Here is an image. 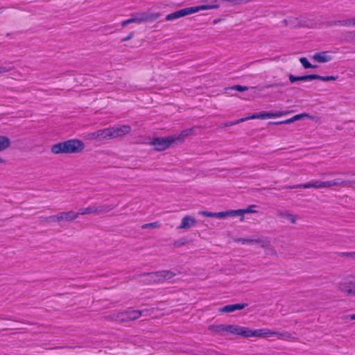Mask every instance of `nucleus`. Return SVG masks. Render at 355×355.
<instances>
[{"instance_id":"a19ab883","label":"nucleus","mask_w":355,"mask_h":355,"mask_svg":"<svg viewBox=\"0 0 355 355\" xmlns=\"http://www.w3.org/2000/svg\"><path fill=\"white\" fill-rule=\"evenodd\" d=\"M204 355H222V354H220L212 349H207L204 352Z\"/></svg>"},{"instance_id":"bf43d9fd","label":"nucleus","mask_w":355,"mask_h":355,"mask_svg":"<svg viewBox=\"0 0 355 355\" xmlns=\"http://www.w3.org/2000/svg\"><path fill=\"white\" fill-rule=\"evenodd\" d=\"M6 160L0 157V164H6Z\"/></svg>"},{"instance_id":"5fc2aeb1","label":"nucleus","mask_w":355,"mask_h":355,"mask_svg":"<svg viewBox=\"0 0 355 355\" xmlns=\"http://www.w3.org/2000/svg\"><path fill=\"white\" fill-rule=\"evenodd\" d=\"M236 125V121H230V122L226 123H225L224 125L227 127V126H231V125Z\"/></svg>"},{"instance_id":"7ed1b4c3","label":"nucleus","mask_w":355,"mask_h":355,"mask_svg":"<svg viewBox=\"0 0 355 355\" xmlns=\"http://www.w3.org/2000/svg\"><path fill=\"white\" fill-rule=\"evenodd\" d=\"M116 207V205H92L85 208H80L76 211L77 216L80 215H88V214H100L102 213L108 212Z\"/></svg>"},{"instance_id":"c03bdc74","label":"nucleus","mask_w":355,"mask_h":355,"mask_svg":"<svg viewBox=\"0 0 355 355\" xmlns=\"http://www.w3.org/2000/svg\"><path fill=\"white\" fill-rule=\"evenodd\" d=\"M321 184H322V188H331V187H332L331 180L330 181H324V182H322L321 181Z\"/></svg>"},{"instance_id":"3c124183","label":"nucleus","mask_w":355,"mask_h":355,"mask_svg":"<svg viewBox=\"0 0 355 355\" xmlns=\"http://www.w3.org/2000/svg\"><path fill=\"white\" fill-rule=\"evenodd\" d=\"M282 23L284 24V26H289L290 27V17L288 19H285L282 21Z\"/></svg>"},{"instance_id":"4be33fe9","label":"nucleus","mask_w":355,"mask_h":355,"mask_svg":"<svg viewBox=\"0 0 355 355\" xmlns=\"http://www.w3.org/2000/svg\"><path fill=\"white\" fill-rule=\"evenodd\" d=\"M10 146V139L6 136L0 135V152L6 150Z\"/></svg>"},{"instance_id":"052dcab7","label":"nucleus","mask_w":355,"mask_h":355,"mask_svg":"<svg viewBox=\"0 0 355 355\" xmlns=\"http://www.w3.org/2000/svg\"><path fill=\"white\" fill-rule=\"evenodd\" d=\"M350 320H355V313L349 315Z\"/></svg>"},{"instance_id":"c85d7f7f","label":"nucleus","mask_w":355,"mask_h":355,"mask_svg":"<svg viewBox=\"0 0 355 355\" xmlns=\"http://www.w3.org/2000/svg\"><path fill=\"white\" fill-rule=\"evenodd\" d=\"M301 20L297 17H290V27L297 28L302 26Z\"/></svg>"},{"instance_id":"f03ea898","label":"nucleus","mask_w":355,"mask_h":355,"mask_svg":"<svg viewBox=\"0 0 355 355\" xmlns=\"http://www.w3.org/2000/svg\"><path fill=\"white\" fill-rule=\"evenodd\" d=\"M142 312L139 310H128L123 312L114 313L110 315L112 320L125 322L138 319L141 315Z\"/></svg>"},{"instance_id":"39448f33","label":"nucleus","mask_w":355,"mask_h":355,"mask_svg":"<svg viewBox=\"0 0 355 355\" xmlns=\"http://www.w3.org/2000/svg\"><path fill=\"white\" fill-rule=\"evenodd\" d=\"M175 141V139L173 137H157L152 141V144L156 150L162 151L168 148Z\"/></svg>"},{"instance_id":"9b49d317","label":"nucleus","mask_w":355,"mask_h":355,"mask_svg":"<svg viewBox=\"0 0 355 355\" xmlns=\"http://www.w3.org/2000/svg\"><path fill=\"white\" fill-rule=\"evenodd\" d=\"M149 19L148 15L144 12H138L132 15V17L122 22L123 27L132 23H141Z\"/></svg>"},{"instance_id":"09e8293b","label":"nucleus","mask_w":355,"mask_h":355,"mask_svg":"<svg viewBox=\"0 0 355 355\" xmlns=\"http://www.w3.org/2000/svg\"><path fill=\"white\" fill-rule=\"evenodd\" d=\"M134 36V33H130L127 37L123 38L121 40L122 42H125V41H128L129 40H130L131 38H132Z\"/></svg>"},{"instance_id":"6e6552de","label":"nucleus","mask_w":355,"mask_h":355,"mask_svg":"<svg viewBox=\"0 0 355 355\" xmlns=\"http://www.w3.org/2000/svg\"><path fill=\"white\" fill-rule=\"evenodd\" d=\"M255 337L268 338L272 336H277L279 338L288 337V334L286 332L279 333L270 329H255Z\"/></svg>"},{"instance_id":"8fccbe9b","label":"nucleus","mask_w":355,"mask_h":355,"mask_svg":"<svg viewBox=\"0 0 355 355\" xmlns=\"http://www.w3.org/2000/svg\"><path fill=\"white\" fill-rule=\"evenodd\" d=\"M268 250H269L270 252L271 255H274V256L277 255V252L272 245H270V248H269V249H268Z\"/></svg>"},{"instance_id":"2f4dec72","label":"nucleus","mask_w":355,"mask_h":355,"mask_svg":"<svg viewBox=\"0 0 355 355\" xmlns=\"http://www.w3.org/2000/svg\"><path fill=\"white\" fill-rule=\"evenodd\" d=\"M300 63L302 64V66H303L305 69H310V68H313V69H314V68H316V67H317V66L311 64L309 62V60H307V58H304V57H303V58H300Z\"/></svg>"},{"instance_id":"cd10ccee","label":"nucleus","mask_w":355,"mask_h":355,"mask_svg":"<svg viewBox=\"0 0 355 355\" xmlns=\"http://www.w3.org/2000/svg\"><path fill=\"white\" fill-rule=\"evenodd\" d=\"M279 216L282 218H285L288 220L292 224H295L296 223L297 217L289 212H282L279 214Z\"/></svg>"},{"instance_id":"f257e3e1","label":"nucleus","mask_w":355,"mask_h":355,"mask_svg":"<svg viewBox=\"0 0 355 355\" xmlns=\"http://www.w3.org/2000/svg\"><path fill=\"white\" fill-rule=\"evenodd\" d=\"M84 148L85 145L83 141L70 139L53 145L51 150L54 154H70L80 153Z\"/></svg>"},{"instance_id":"4468645a","label":"nucleus","mask_w":355,"mask_h":355,"mask_svg":"<svg viewBox=\"0 0 355 355\" xmlns=\"http://www.w3.org/2000/svg\"><path fill=\"white\" fill-rule=\"evenodd\" d=\"M196 224V220L191 216H186L182 219L180 225L178 227V229H189L194 227Z\"/></svg>"},{"instance_id":"423d86ee","label":"nucleus","mask_w":355,"mask_h":355,"mask_svg":"<svg viewBox=\"0 0 355 355\" xmlns=\"http://www.w3.org/2000/svg\"><path fill=\"white\" fill-rule=\"evenodd\" d=\"M289 113H290L289 111H278V112H261L255 113V114H253L249 116V118H250V119H272V118H277V117L285 116Z\"/></svg>"},{"instance_id":"aec40b11","label":"nucleus","mask_w":355,"mask_h":355,"mask_svg":"<svg viewBox=\"0 0 355 355\" xmlns=\"http://www.w3.org/2000/svg\"><path fill=\"white\" fill-rule=\"evenodd\" d=\"M97 135H98V141H104L111 139L110 128L98 130Z\"/></svg>"},{"instance_id":"bb28decb","label":"nucleus","mask_w":355,"mask_h":355,"mask_svg":"<svg viewBox=\"0 0 355 355\" xmlns=\"http://www.w3.org/2000/svg\"><path fill=\"white\" fill-rule=\"evenodd\" d=\"M43 221L47 223H59L60 222V218L58 214L55 215H52L48 217H42L41 218Z\"/></svg>"},{"instance_id":"e433bc0d","label":"nucleus","mask_w":355,"mask_h":355,"mask_svg":"<svg viewBox=\"0 0 355 355\" xmlns=\"http://www.w3.org/2000/svg\"><path fill=\"white\" fill-rule=\"evenodd\" d=\"M160 226L159 223L158 222H154V223H150L144 224L141 226L142 229H147V228H157Z\"/></svg>"},{"instance_id":"b1692460","label":"nucleus","mask_w":355,"mask_h":355,"mask_svg":"<svg viewBox=\"0 0 355 355\" xmlns=\"http://www.w3.org/2000/svg\"><path fill=\"white\" fill-rule=\"evenodd\" d=\"M256 243L260 244V246L266 250L269 249V248H270L271 245L270 240L268 237L257 239Z\"/></svg>"},{"instance_id":"4c0bfd02","label":"nucleus","mask_w":355,"mask_h":355,"mask_svg":"<svg viewBox=\"0 0 355 355\" xmlns=\"http://www.w3.org/2000/svg\"><path fill=\"white\" fill-rule=\"evenodd\" d=\"M334 25H340L343 26H349L352 25V19H348L343 21H338L334 23Z\"/></svg>"},{"instance_id":"7c9ffc66","label":"nucleus","mask_w":355,"mask_h":355,"mask_svg":"<svg viewBox=\"0 0 355 355\" xmlns=\"http://www.w3.org/2000/svg\"><path fill=\"white\" fill-rule=\"evenodd\" d=\"M236 242H240L242 244H254L256 243L257 239L251 238H239L235 240Z\"/></svg>"},{"instance_id":"37998d69","label":"nucleus","mask_w":355,"mask_h":355,"mask_svg":"<svg viewBox=\"0 0 355 355\" xmlns=\"http://www.w3.org/2000/svg\"><path fill=\"white\" fill-rule=\"evenodd\" d=\"M12 70L11 67L0 66V74L10 71Z\"/></svg>"},{"instance_id":"a878e982","label":"nucleus","mask_w":355,"mask_h":355,"mask_svg":"<svg viewBox=\"0 0 355 355\" xmlns=\"http://www.w3.org/2000/svg\"><path fill=\"white\" fill-rule=\"evenodd\" d=\"M331 186L336 187V186H340V185H346L348 184H355V180L350 181V180H344L340 178H337L334 180H331Z\"/></svg>"},{"instance_id":"9d476101","label":"nucleus","mask_w":355,"mask_h":355,"mask_svg":"<svg viewBox=\"0 0 355 355\" xmlns=\"http://www.w3.org/2000/svg\"><path fill=\"white\" fill-rule=\"evenodd\" d=\"M195 13L193 7L185 8L179 10H177L173 13L168 14L166 17V20L172 21L188 15Z\"/></svg>"},{"instance_id":"473e14b6","label":"nucleus","mask_w":355,"mask_h":355,"mask_svg":"<svg viewBox=\"0 0 355 355\" xmlns=\"http://www.w3.org/2000/svg\"><path fill=\"white\" fill-rule=\"evenodd\" d=\"M316 80H320L322 81L336 80L338 79V77L334 76H322L316 74Z\"/></svg>"},{"instance_id":"c756f323","label":"nucleus","mask_w":355,"mask_h":355,"mask_svg":"<svg viewBox=\"0 0 355 355\" xmlns=\"http://www.w3.org/2000/svg\"><path fill=\"white\" fill-rule=\"evenodd\" d=\"M240 330V326L237 325H227L225 332H230L233 334H239V331Z\"/></svg>"},{"instance_id":"13d9d810","label":"nucleus","mask_w":355,"mask_h":355,"mask_svg":"<svg viewBox=\"0 0 355 355\" xmlns=\"http://www.w3.org/2000/svg\"><path fill=\"white\" fill-rule=\"evenodd\" d=\"M342 319L345 322H348V320H350L349 315L342 317Z\"/></svg>"},{"instance_id":"f8f14e48","label":"nucleus","mask_w":355,"mask_h":355,"mask_svg":"<svg viewBox=\"0 0 355 355\" xmlns=\"http://www.w3.org/2000/svg\"><path fill=\"white\" fill-rule=\"evenodd\" d=\"M200 214L202 215L205 217H213L216 218H224L225 217L228 216H232V210H227L225 211H220V212H210V211H200Z\"/></svg>"},{"instance_id":"ea45409f","label":"nucleus","mask_w":355,"mask_h":355,"mask_svg":"<svg viewBox=\"0 0 355 355\" xmlns=\"http://www.w3.org/2000/svg\"><path fill=\"white\" fill-rule=\"evenodd\" d=\"M231 89L236 90L239 92H244L248 89V87L242 86V85H235L230 88Z\"/></svg>"},{"instance_id":"a211bd4d","label":"nucleus","mask_w":355,"mask_h":355,"mask_svg":"<svg viewBox=\"0 0 355 355\" xmlns=\"http://www.w3.org/2000/svg\"><path fill=\"white\" fill-rule=\"evenodd\" d=\"M247 306L246 304H229L226 305L224 307L220 309V311L222 312H233L236 310H241L244 309Z\"/></svg>"},{"instance_id":"58836bf2","label":"nucleus","mask_w":355,"mask_h":355,"mask_svg":"<svg viewBox=\"0 0 355 355\" xmlns=\"http://www.w3.org/2000/svg\"><path fill=\"white\" fill-rule=\"evenodd\" d=\"M97 134H98V131L90 132L87 135L86 137L88 139H91V140L96 139V140L98 141V135H97Z\"/></svg>"},{"instance_id":"2eb2a0df","label":"nucleus","mask_w":355,"mask_h":355,"mask_svg":"<svg viewBox=\"0 0 355 355\" xmlns=\"http://www.w3.org/2000/svg\"><path fill=\"white\" fill-rule=\"evenodd\" d=\"M175 273L171 271V270H162V271H157L155 272V274L153 276L157 279V277H159V282H162L163 280H168L175 277Z\"/></svg>"},{"instance_id":"6ab92c4d","label":"nucleus","mask_w":355,"mask_h":355,"mask_svg":"<svg viewBox=\"0 0 355 355\" xmlns=\"http://www.w3.org/2000/svg\"><path fill=\"white\" fill-rule=\"evenodd\" d=\"M254 207V205H252L247 209L232 210V216H241V220H243V215L245 214L256 212L254 210L252 209V207Z\"/></svg>"},{"instance_id":"f704fd0d","label":"nucleus","mask_w":355,"mask_h":355,"mask_svg":"<svg viewBox=\"0 0 355 355\" xmlns=\"http://www.w3.org/2000/svg\"><path fill=\"white\" fill-rule=\"evenodd\" d=\"M155 274V272H149V273H146V275L148 276V279H146V281L148 282V283H157V282H159V277H157V279H156L153 275Z\"/></svg>"},{"instance_id":"603ef678","label":"nucleus","mask_w":355,"mask_h":355,"mask_svg":"<svg viewBox=\"0 0 355 355\" xmlns=\"http://www.w3.org/2000/svg\"><path fill=\"white\" fill-rule=\"evenodd\" d=\"M191 130H184L181 133V136L186 137V136L189 135L191 133Z\"/></svg>"},{"instance_id":"864d4df0","label":"nucleus","mask_w":355,"mask_h":355,"mask_svg":"<svg viewBox=\"0 0 355 355\" xmlns=\"http://www.w3.org/2000/svg\"><path fill=\"white\" fill-rule=\"evenodd\" d=\"M270 124H272V125H282V124H285V123H284V121H273V122H270Z\"/></svg>"},{"instance_id":"6e6d98bb","label":"nucleus","mask_w":355,"mask_h":355,"mask_svg":"<svg viewBox=\"0 0 355 355\" xmlns=\"http://www.w3.org/2000/svg\"><path fill=\"white\" fill-rule=\"evenodd\" d=\"M221 1H226L232 3L233 5H236V0H220Z\"/></svg>"},{"instance_id":"ddd939ff","label":"nucleus","mask_w":355,"mask_h":355,"mask_svg":"<svg viewBox=\"0 0 355 355\" xmlns=\"http://www.w3.org/2000/svg\"><path fill=\"white\" fill-rule=\"evenodd\" d=\"M60 222H72L78 218L76 211L70 210L68 211H62L58 213Z\"/></svg>"},{"instance_id":"72a5a7b5","label":"nucleus","mask_w":355,"mask_h":355,"mask_svg":"<svg viewBox=\"0 0 355 355\" xmlns=\"http://www.w3.org/2000/svg\"><path fill=\"white\" fill-rule=\"evenodd\" d=\"M304 118H309V119H313V116L309 114H306V113H302V114H297V115L293 116V119L294 121L301 120Z\"/></svg>"},{"instance_id":"4d7b16f0","label":"nucleus","mask_w":355,"mask_h":355,"mask_svg":"<svg viewBox=\"0 0 355 355\" xmlns=\"http://www.w3.org/2000/svg\"><path fill=\"white\" fill-rule=\"evenodd\" d=\"M293 122H294V121L293 119V117L284 121L285 124H289V123H293Z\"/></svg>"},{"instance_id":"de8ad7c7","label":"nucleus","mask_w":355,"mask_h":355,"mask_svg":"<svg viewBox=\"0 0 355 355\" xmlns=\"http://www.w3.org/2000/svg\"><path fill=\"white\" fill-rule=\"evenodd\" d=\"M249 119H250V118H249V116H246V117H244V118H241L240 119L236 120V123L239 124L240 123H242V122L245 121L249 120Z\"/></svg>"},{"instance_id":"680f3d73","label":"nucleus","mask_w":355,"mask_h":355,"mask_svg":"<svg viewBox=\"0 0 355 355\" xmlns=\"http://www.w3.org/2000/svg\"><path fill=\"white\" fill-rule=\"evenodd\" d=\"M351 19H352V25H354L355 26V18Z\"/></svg>"},{"instance_id":"c9c22d12","label":"nucleus","mask_w":355,"mask_h":355,"mask_svg":"<svg viewBox=\"0 0 355 355\" xmlns=\"http://www.w3.org/2000/svg\"><path fill=\"white\" fill-rule=\"evenodd\" d=\"M316 74L304 75L300 76V80L307 81L316 80Z\"/></svg>"},{"instance_id":"f3484780","label":"nucleus","mask_w":355,"mask_h":355,"mask_svg":"<svg viewBox=\"0 0 355 355\" xmlns=\"http://www.w3.org/2000/svg\"><path fill=\"white\" fill-rule=\"evenodd\" d=\"M292 189H297V188H303V189H309V188H314V189H322L321 181L315 180L311 182H308L305 184H297L291 187Z\"/></svg>"},{"instance_id":"79ce46f5","label":"nucleus","mask_w":355,"mask_h":355,"mask_svg":"<svg viewBox=\"0 0 355 355\" xmlns=\"http://www.w3.org/2000/svg\"><path fill=\"white\" fill-rule=\"evenodd\" d=\"M286 84L285 83H272V84H270V85H266V87L267 88H270V87H284L285 86Z\"/></svg>"},{"instance_id":"20e7f679","label":"nucleus","mask_w":355,"mask_h":355,"mask_svg":"<svg viewBox=\"0 0 355 355\" xmlns=\"http://www.w3.org/2000/svg\"><path fill=\"white\" fill-rule=\"evenodd\" d=\"M338 289L347 295H355V276H348L338 283Z\"/></svg>"},{"instance_id":"a18cd8bd","label":"nucleus","mask_w":355,"mask_h":355,"mask_svg":"<svg viewBox=\"0 0 355 355\" xmlns=\"http://www.w3.org/2000/svg\"><path fill=\"white\" fill-rule=\"evenodd\" d=\"M288 78L291 83H294L300 80V76H295L293 74H289Z\"/></svg>"},{"instance_id":"0eeeda50","label":"nucleus","mask_w":355,"mask_h":355,"mask_svg":"<svg viewBox=\"0 0 355 355\" xmlns=\"http://www.w3.org/2000/svg\"><path fill=\"white\" fill-rule=\"evenodd\" d=\"M110 137L112 139L122 137L131 131V127L128 125H114L110 127Z\"/></svg>"},{"instance_id":"5701e85b","label":"nucleus","mask_w":355,"mask_h":355,"mask_svg":"<svg viewBox=\"0 0 355 355\" xmlns=\"http://www.w3.org/2000/svg\"><path fill=\"white\" fill-rule=\"evenodd\" d=\"M256 243L260 244V246L266 250L269 249V248H270L271 245L270 240L268 237L257 239Z\"/></svg>"},{"instance_id":"e2e57ef3","label":"nucleus","mask_w":355,"mask_h":355,"mask_svg":"<svg viewBox=\"0 0 355 355\" xmlns=\"http://www.w3.org/2000/svg\"><path fill=\"white\" fill-rule=\"evenodd\" d=\"M3 8H0V14L2 12Z\"/></svg>"},{"instance_id":"412c9836","label":"nucleus","mask_w":355,"mask_h":355,"mask_svg":"<svg viewBox=\"0 0 355 355\" xmlns=\"http://www.w3.org/2000/svg\"><path fill=\"white\" fill-rule=\"evenodd\" d=\"M239 332L238 335L243 336L246 338L255 337V331L248 327H240Z\"/></svg>"},{"instance_id":"49530a36","label":"nucleus","mask_w":355,"mask_h":355,"mask_svg":"<svg viewBox=\"0 0 355 355\" xmlns=\"http://www.w3.org/2000/svg\"><path fill=\"white\" fill-rule=\"evenodd\" d=\"M185 243V241L183 240H179L174 242V245L179 247L180 245H182Z\"/></svg>"},{"instance_id":"393cba45","label":"nucleus","mask_w":355,"mask_h":355,"mask_svg":"<svg viewBox=\"0 0 355 355\" xmlns=\"http://www.w3.org/2000/svg\"><path fill=\"white\" fill-rule=\"evenodd\" d=\"M209 329L214 333L223 335L225 332L226 324L211 325Z\"/></svg>"},{"instance_id":"dca6fc26","label":"nucleus","mask_w":355,"mask_h":355,"mask_svg":"<svg viewBox=\"0 0 355 355\" xmlns=\"http://www.w3.org/2000/svg\"><path fill=\"white\" fill-rule=\"evenodd\" d=\"M312 58L320 63H325L331 60V56L327 51L315 53Z\"/></svg>"},{"instance_id":"1a4fd4ad","label":"nucleus","mask_w":355,"mask_h":355,"mask_svg":"<svg viewBox=\"0 0 355 355\" xmlns=\"http://www.w3.org/2000/svg\"><path fill=\"white\" fill-rule=\"evenodd\" d=\"M220 0H203L205 4L193 6L194 12H197L201 10L218 9L220 6Z\"/></svg>"}]
</instances>
